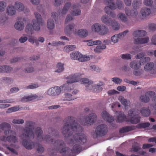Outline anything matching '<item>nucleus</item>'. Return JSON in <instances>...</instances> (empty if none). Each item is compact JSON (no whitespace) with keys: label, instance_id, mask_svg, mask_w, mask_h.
Returning <instances> with one entry per match:
<instances>
[{"label":"nucleus","instance_id":"8","mask_svg":"<svg viewBox=\"0 0 156 156\" xmlns=\"http://www.w3.org/2000/svg\"><path fill=\"white\" fill-rule=\"evenodd\" d=\"M108 131L107 125L104 124L99 125L96 127L93 137L94 138H96L99 136H103L107 133Z\"/></svg>","mask_w":156,"mask_h":156},{"label":"nucleus","instance_id":"45","mask_svg":"<svg viewBox=\"0 0 156 156\" xmlns=\"http://www.w3.org/2000/svg\"><path fill=\"white\" fill-rule=\"evenodd\" d=\"M121 38V37L119 36V34H115L112 36L111 38V41L114 43L117 42L119 39Z\"/></svg>","mask_w":156,"mask_h":156},{"label":"nucleus","instance_id":"59","mask_svg":"<svg viewBox=\"0 0 156 156\" xmlns=\"http://www.w3.org/2000/svg\"><path fill=\"white\" fill-rule=\"evenodd\" d=\"M112 81L116 84L120 83L122 81L121 79L117 77L113 78L112 79Z\"/></svg>","mask_w":156,"mask_h":156},{"label":"nucleus","instance_id":"55","mask_svg":"<svg viewBox=\"0 0 156 156\" xmlns=\"http://www.w3.org/2000/svg\"><path fill=\"white\" fill-rule=\"evenodd\" d=\"M24 120L23 119H15L13 120L12 122L14 124H22L24 123Z\"/></svg>","mask_w":156,"mask_h":156},{"label":"nucleus","instance_id":"39","mask_svg":"<svg viewBox=\"0 0 156 156\" xmlns=\"http://www.w3.org/2000/svg\"><path fill=\"white\" fill-rule=\"evenodd\" d=\"M119 18L122 22L126 23L128 21V19L125 15L122 13H120L118 15Z\"/></svg>","mask_w":156,"mask_h":156},{"label":"nucleus","instance_id":"56","mask_svg":"<svg viewBox=\"0 0 156 156\" xmlns=\"http://www.w3.org/2000/svg\"><path fill=\"white\" fill-rule=\"evenodd\" d=\"M50 130H51V132L48 131L49 133H51L53 136H57L58 135V132L57 130H53L52 128H50Z\"/></svg>","mask_w":156,"mask_h":156},{"label":"nucleus","instance_id":"24","mask_svg":"<svg viewBox=\"0 0 156 156\" xmlns=\"http://www.w3.org/2000/svg\"><path fill=\"white\" fill-rule=\"evenodd\" d=\"M78 7L79 6L78 4H74L73 5L72 7V8L73 9V11L71 13L72 15L76 16L80 14L81 11L80 9H75L76 8Z\"/></svg>","mask_w":156,"mask_h":156},{"label":"nucleus","instance_id":"62","mask_svg":"<svg viewBox=\"0 0 156 156\" xmlns=\"http://www.w3.org/2000/svg\"><path fill=\"white\" fill-rule=\"evenodd\" d=\"M54 88L55 90V93L56 95H59L61 92L62 86L60 87L57 86L55 87H54Z\"/></svg>","mask_w":156,"mask_h":156},{"label":"nucleus","instance_id":"50","mask_svg":"<svg viewBox=\"0 0 156 156\" xmlns=\"http://www.w3.org/2000/svg\"><path fill=\"white\" fill-rule=\"evenodd\" d=\"M37 150L38 153L42 154L44 151V148L41 144H39L38 145Z\"/></svg>","mask_w":156,"mask_h":156},{"label":"nucleus","instance_id":"52","mask_svg":"<svg viewBox=\"0 0 156 156\" xmlns=\"http://www.w3.org/2000/svg\"><path fill=\"white\" fill-rule=\"evenodd\" d=\"M12 68L9 66H4L3 73H9L12 71Z\"/></svg>","mask_w":156,"mask_h":156},{"label":"nucleus","instance_id":"58","mask_svg":"<svg viewBox=\"0 0 156 156\" xmlns=\"http://www.w3.org/2000/svg\"><path fill=\"white\" fill-rule=\"evenodd\" d=\"M90 68L91 70L98 72H99L101 70V69L99 68L94 65L90 66Z\"/></svg>","mask_w":156,"mask_h":156},{"label":"nucleus","instance_id":"20","mask_svg":"<svg viewBox=\"0 0 156 156\" xmlns=\"http://www.w3.org/2000/svg\"><path fill=\"white\" fill-rule=\"evenodd\" d=\"M149 41V38L148 37H146L142 38H137L134 40V43L135 44H143L147 43Z\"/></svg>","mask_w":156,"mask_h":156},{"label":"nucleus","instance_id":"27","mask_svg":"<svg viewBox=\"0 0 156 156\" xmlns=\"http://www.w3.org/2000/svg\"><path fill=\"white\" fill-rule=\"evenodd\" d=\"M140 112L142 116L144 117H148L151 114L150 110L145 107L142 108Z\"/></svg>","mask_w":156,"mask_h":156},{"label":"nucleus","instance_id":"11","mask_svg":"<svg viewBox=\"0 0 156 156\" xmlns=\"http://www.w3.org/2000/svg\"><path fill=\"white\" fill-rule=\"evenodd\" d=\"M97 116L96 114L94 113H91L84 119V120L81 121V120L79 121V122L83 126H86L88 125H91L94 123L96 120Z\"/></svg>","mask_w":156,"mask_h":156},{"label":"nucleus","instance_id":"28","mask_svg":"<svg viewBox=\"0 0 156 156\" xmlns=\"http://www.w3.org/2000/svg\"><path fill=\"white\" fill-rule=\"evenodd\" d=\"M126 14L128 16H135L137 14V12L136 10H130L128 8L125 9Z\"/></svg>","mask_w":156,"mask_h":156},{"label":"nucleus","instance_id":"7","mask_svg":"<svg viewBox=\"0 0 156 156\" xmlns=\"http://www.w3.org/2000/svg\"><path fill=\"white\" fill-rule=\"evenodd\" d=\"M104 3L105 4L109 5L106 6L105 9V12L112 17H115L116 15L111 11V9H115L116 6L113 2V0H104Z\"/></svg>","mask_w":156,"mask_h":156},{"label":"nucleus","instance_id":"25","mask_svg":"<svg viewBox=\"0 0 156 156\" xmlns=\"http://www.w3.org/2000/svg\"><path fill=\"white\" fill-rule=\"evenodd\" d=\"M140 117L137 115H134L129 119V121L132 124H136L140 121Z\"/></svg>","mask_w":156,"mask_h":156},{"label":"nucleus","instance_id":"1","mask_svg":"<svg viewBox=\"0 0 156 156\" xmlns=\"http://www.w3.org/2000/svg\"><path fill=\"white\" fill-rule=\"evenodd\" d=\"M63 122L65 125L62 131L64 137H70L74 133L73 138L76 142L83 144L86 142V136L82 133L83 129L81 126L75 122V118L69 116L65 119Z\"/></svg>","mask_w":156,"mask_h":156},{"label":"nucleus","instance_id":"29","mask_svg":"<svg viewBox=\"0 0 156 156\" xmlns=\"http://www.w3.org/2000/svg\"><path fill=\"white\" fill-rule=\"evenodd\" d=\"M15 28L17 30H21L24 27V24L23 22L18 21L14 25Z\"/></svg>","mask_w":156,"mask_h":156},{"label":"nucleus","instance_id":"17","mask_svg":"<svg viewBox=\"0 0 156 156\" xmlns=\"http://www.w3.org/2000/svg\"><path fill=\"white\" fill-rule=\"evenodd\" d=\"M117 114L118 115L117 116L116 120L117 122H123L126 119V116L125 115L123 112L121 111H117Z\"/></svg>","mask_w":156,"mask_h":156},{"label":"nucleus","instance_id":"51","mask_svg":"<svg viewBox=\"0 0 156 156\" xmlns=\"http://www.w3.org/2000/svg\"><path fill=\"white\" fill-rule=\"evenodd\" d=\"M149 30L152 31H154L156 30V24L154 23H151L148 25Z\"/></svg>","mask_w":156,"mask_h":156},{"label":"nucleus","instance_id":"60","mask_svg":"<svg viewBox=\"0 0 156 156\" xmlns=\"http://www.w3.org/2000/svg\"><path fill=\"white\" fill-rule=\"evenodd\" d=\"M4 146H5L6 147V148L9 150V151L12 152L14 154H18V152L17 151L15 150L14 149L10 147H9L7 146V144H5Z\"/></svg>","mask_w":156,"mask_h":156},{"label":"nucleus","instance_id":"5","mask_svg":"<svg viewBox=\"0 0 156 156\" xmlns=\"http://www.w3.org/2000/svg\"><path fill=\"white\" fill-rule=\"evenodd\" d=\"M74 24H73L66 26L65 30V33L67 34H69L73 31L75 34H78L80 37H85L87 35L88 32L86 30L81 29L79 30L78 31L76 30L74 31H73V29L74 28Z\"/></svg>","mask_w":156,"mask_h":156},{"label":"nucleus","instance_id":"9","mask_svg":"<svg viewBox=\"0 0 156 156\" xmlns=\"http://www.w3.org/2000/svg\"><path fill=\"white\" fill-rule=\"evenodd\" d=\"M102 22L108 25L112 26V28L115 30H119L120 25L115 20H112L109 17L106 15H104L101 17Z\"/></svg>","mask_w":156,"mask_h":156},{"label":"nucleus","instance_id":"30","mask_svg":"<svg viewBox=\"0 0 156 156\" xmlns=\"http://www.w3.org/2000/svg\"><path fill=\"white\" fill-rule=\"evenodd\" d=\"M141 0H134L133 2V6L134 9H138L142 5Z\"/></svg>","mask_w":156,"mask_h":156},{"label":"nucleus","instance_id":"22","mask_svg":"<svg viewBox=\"0 0 156 156\" xmlns=\"http://www.w3.org/2000/svg\"><path fill=\"white\" fill-rule=\"evenodd\" d=\"M6 12L9 15L11 16L15 15L16 13V10L14 6L12 5L8 6Z\"/></svg>","mask_w":156,"mask_h":156},{"label":"nucleus","instance_id":"47","mask_svg":"<svg viewBox=\"0 0 156 156\" xmlns=\"http://www.w3.org/2000/svg\"><path fill=\"white\" fill-rule=\"evenodd\" d=\"M139 111L135 109H132L129 110L128 112V115L129 116H132L133 115H136V114L138 113Z\"/></svg>","mask_w":156,"mask_h":156},{"label":"nucleus","instance_id":"15","mask_svg":"<svg viewBox=\"0 0 156 156\" xmlns=\"http://www.w3.org/2000/svg\"><path fill=\"white\" fill-rule=\"evenodd\" d=\"M101 116L105 120L109 123L113 122L114 120V117L106 111L102 112Z\"/></svg>","mask_w":156,"mask_h":156},{"label":"nucleus","instance_id":"21","mask_svg":"<svg viewBox=\"0 0 156 156\" xmlns=\"http://www.w3.org/2000/svg\"><path fill=\"white\" fill-rule=\"evenodd\" d=\"M71 3L70 2H68L66 3L62 10V11L60 13V11H58V13L59 14L58 16L61 14H66L67 12L68 11L69 8L71 5Z\"/></svg>","mask_w":156,"mask_h":156},{"label":"nucleus","instance_id":"48","mask_svg":"<svg viewBox=\"0 0 156 156\" xmlns=\"http://www.w3.org/2000/svg\"><path fill=\"white\" fill-rule=\"evenodd\" d=\"M76 98H74L72 97V95L68 93H66L65 94L64 100L70 101L74 100Z\"/></svg>","mask_w":156,"mask_h":156},{"label":"nucleus","instance_id":"3","mask_svg":"<svg viewBox=\"0 0 156 156\" xmlns=\"http://www.w3.org/2000/svg\"><path fill=\"white\" fill-rule=\"evenodd\" d=\"M26 126L23 129V133L20 136L23 140L22 143L23 145L27 149L31 150L34 147V143L29 140L30 138H33L34 133L33 130L35 123L31 121L26 122Z\"/></svg>","mask_w":156,"mask_h":156},{"label":"nucleus","instance_id":"46","mask_svg":"<svg viewBox=\"0 0 156 156\" xmlns=\"http://www.w3.org/2000/svg\"><path fill=\"white\" fill-rule=\"evenodd\" d=\"M80 53L78 52H73L70 54V57L73 59L77 60L78 58Z\"/></svg>","mask_w":156,"mask_h":156},{"label":"nucleus","instance_id":"43","mask_svg":"<svg viewBox=\"0 0 156 156\" xmlns=\"http://www.w3.org/2000/svg\"><path fill=\"white\" fill-rule=\"evenodd\" d=\"M93 82L92 81H90V82L86 85V89L88 90H92L93 92V88H94V85H93Z\"/></svg>","mask_w":156,"mask_h":156},{"label":"nucleus","instance_id":"38","mask_svg":"<svg viewBox=\"0 0 156 156\" xmlns=\"http://www.w3.org/2000/svg\"><path fill=\"white\" fill-rule=\"evenodd\" d=\"M71 84H69V83H68L64 84L62 86V90H64L65 91H69L73 88V87H72V88H71Z\"/></svg>","mask_w":156,"mask_h":156},{"label":"nucleus","instance_id":"2","mask_svg":"<svg viewBox=\"0 0 156 156\" xmlns=\"http://www.w3.org/2000/svg\"><path fill=\"white\" fill-rule=\"evenodd\" d=\"M53 147L52 148L48 149V150L51 153L52 156L54 155V152L66 154L70 155L71 153L74 154L79 153L82 149V147L81 145L76 144L73 146V148L71 150L66 146L64 142L61 140H55L54 142Z\"/></svg>","mask_w":156,"mask_h":156},{"label":"nucleus","instance_id":"4","mask_svg":"<svg viewBox=\"0 0 156 156\" xmlns=\"http://www.w3.org/2000/svg\"><path fill=\"white\" fill-rule=\"evenodd\" d=\"M35 15L36 20H32L33 25L28 24L26 27L25 31L28 34H32L33 30L36 31L39 30L40 29V26L43 24L41 15L38 13L37 12H35Z\"/></svg>","mask_w":156,"mask_h":156},{"label":"nucleus","instance_id":"42","mask_svg":"<svg viewBox=\"0 0 156 156\" xmlns=\"http://www.w3.org/2000/svg\"><path fill=\"white\" fill-rule=\"evenodd\" d=\"M119 101L125 107H126L128 105V101L127 100L124 98L122 96H120L118 99Z\"/></svg>","mask_w":156,"mask_h":156},{"label":"nucleus","instance_id":"34","mask_svg":"<svg viewBox=\"0 0 156 156\" xmlns=\"http://www.w3.org/2000/svg\"><path fill=\"white\" fill-rule=\"evenodd\" d=\"M15 5L19 11H22L24 9V5L20 2H16Z\"/></svg>","mask_w":156,"mask_h":156},{"label":"nucleus","instance_id":"44","mask_svg":"<svg viewBox=\"0 0 156 156\" xmlns=\"http://www.w3.org/2000/svg\"><path fill=\"white\" fill-rule=\"evenodd\" d=\"M20 109L19 106H14L9 108L6 112L7 113H10L12 112L18 111Z\"/></svg>","mask_w":156,"mask_h":156},{"label":"nucleus","instance_id":"6","mask_svg":"<svg viewBox=\"0 0 156 156\" xmlns=\"http://www.w3.org/2000/svg\"><path fill=\"white\" fill-rule=\"evenodd\" d=\"M93 31L97 32L101 35H104L108 32V27L104 25H101L98 23L94 24L91 27Z\"/></svg>","mask_w":156,"mask_h":156},{"label":"nucleus","instance_id":"53","mask_svg":"<svg viewBox=\"0 0 156 156\" xmlns=\"http://www.w3.org/2000/svg\"><path fill=\"white\" fill-rule=\"evenodd\" d=\"M80 83L81 84H84L86 85L87 84L90 82V81L89 80L86 78H83L81 79L80 77V79L79 80Z\"/></svg>","mask_w":156,"mask_h":156},{"label":"nucleus","instance_id":"31","mask_svg":"<svg viewBox=\"0 0 156 156\" xmlns=\"http://www.w3.org/2000/svg\"><path fill=\"white\" fill-rule=\"evenodd\" d=\"M47 26L48 29L51 30L55 27L54 21L52 19H49L47 21Z\"/></svg>","mask_w":156,"mask_h":156},{"label":"nucleus","instance_id":"35","mask_svg":"<svg viewBox=\"0 0 156 156\" xmlns=\"http://www.w3.org/2000/svg\"><path fill=\"white\" fill-rule=\"evenodd\" d=\"M149 122H145L144 123H139L136 127L138 129L145 128L149 126L150 125Z\"/></svg>","mask_w":156,"mask_h":156},{"label":"nucleus","instance_id":"19","mask_svg":"<svg viewBox=\"0 0 156 156\" xmlns=\"http://www.w3.org/2000/svg\"><path fill=\"white\" fill-rule=\"evenodd\" d=\"M136 129V127L135 126L132 125L129 126H126L121 128L119 130V132L121 133H124L135 130Z\"/></svg>","mask_w":156,"mask_h":156},{"label":"nucleus","instance_id":"54","mask_svg":"<svg viewBox=\"0 0 156 156\" xmlns=\"http://www.w3.org/2000/svg\"><path fill=\"white\" fill-rule=\"evenodd\" d=\"M116 7L119 9H121L123 8V4L122 1H117L116 2V4H115Z\"/></svg>","mask_w":156,"mask_h":156},{"label":"nucleus","instance_id":"61","mask_svg":"<svg viewBox=\"0 0 156 156\" xmlns=\"http://www.w3.org/2000/svg\"><path fill=\"white\" fill-rule=\"evenodd\" d=\"M153 3L152 0H144V5L147 6H151Z\"/></svg>","mask_w":156,"mask_h":156},{"label":"nucleus","instance_id":"14","mask_svg":"<svg viewBox=\"0 0 156 156\" xmlns=\"http://www.w3.org/2000/svg\"><path fill=\"white\" fill-rule=\"evenodd\" d=\"M67 79L68 80L67 81V83H72L79 81L80 76L77 74H72L69 76Z\"/></svg>","mask_w":156,"mask_h":156},{"label":"nucleus","instance_id":"13","mask_svg":"<svg viewBox=\"0 0 156 156\" xmlns=\"http://www.w3.org/2000/svg\"><path fill=\"white\" fill-rule=\"evenodd\" d=\"M0 140L5 142H8L12 143H15L17 142L18 138L16 136L12 135H10L7 136H2L0 137Z\"/></svg>","mask_w":156,"mask_h":156},{"label":"nucleus","instance_id":"36","mask_svg":"<svg viewBox=\"0 0 156 156\" xmlns=\"http://www.w3.org/2000/svg\"><path fill=\"white\" fill-rule=\"evenodd\" d=\"M1 129L2 130H4L5 129H10L11 128L10 125L8 123L6 122H3L0 125Z\"/></svg>","mask_w":156,"mask_h":156},{"label":"nucleus","instance_id":"12","mask_svg":"<svg viewBox=\"0 0 156 156\" xmlns=\"http://www.w3.org/2000/svg\"><path fill=\"white\" fill-rule=\"evenodd\" d=\"M43 133V131L41 127H38L36 128L35 134L38 138L39 139H41L42 140H45L48 142L50 141H51L52 143L53 142V139H51L50 136L49 135L46 136L44 138L42 136Z\"/></svg>","mask_w":156,"mask_h":156},{"label":"nucleus","instance_id":"10","mask_svg":"<svg viewBox=\"0 0 156 156\" xmlns=\"http://www.w3.org/2000/svg\"><path fill=\"white\" fill-rule=\"evenodd\" d=\"M150 58L149 57H144L140 59V61L137 60H134L132 61L130 63V67L134 70H138L141 66V63H143L147 62L149 61Z\"/></svg>","mask_w":156,"mask_h":156},{"label":"nucleus","instance_id":"41","mask_svg":"<svg viewBox=\"0 0 156 156\" xmlns=\"http://www.w3.org/2000/svg\"><path fill=\"white\" fill-rule=\"evenodd\" d=\"M140 100L143 102L147 103L149 101L150 98L146 95L145 93V95H141L140 97Z\"/></svg>","mask_w":156,"mask_h":156},{"label":"nucleus","instance_id":"16","mask_svg":"<svg viewBox=\"0 0 156 156\" xmlns=\"http://www.w3.org/2000/svg\"><path fill=\"white\" fill-rule=\"evenodd\" d=\"M43 98V97H38L36 95H34L31 96H28L24 97L22 98L21 101L23 102H26L30 101L36 99L37 100H41Z\"/></svg>","mask_w":156,"mask_h":156},{"label":"nucleus","instance_id":"57","mask_svg":"<svg viewBox=\"0 0 156 156\" xmlns=\"http://www.w3.org/2000/svg\"><path fill=\"white\" fill-rule=\"evenodd\" d=\"M121 58L123 59H131V56L129 54H123L122 55Z\"/></svg>","mask_w":156,"mask_h":156},{"label":"nucleus","instance_id":"26","mask_svg":"<svg viewBox=\"0 0 156 156\" xmlns=\"http://www.w3.org/2000/svg\"><path fill=\"white\" fill-rule=\"evenodd\" d=\"M151 9L147 7H144L140 10L141 14L144 17L148 16L151 13Z\"/></svg>","mask_w":156,"mask_h":156},{"label":"nucleus","instance_id":"23","mask_svg":"<svg viewBox=\"0 0 156 156\" xmlns=\"http://www.w3.org/2000/svg\"><path fill=\"white\" fill-rule=\"evenodd\" d=\"M104 83L102 82H100L98 84L94 85V88H93V92H98L101 91L102 90V86H104Z\"/></svg>","mask_w":156,"mask_h":156},{"label":"nucleus","instance_id":"64","mask_svg":"<svg viewBox=\"0 0 156 156\" xmlns=\"http://www.w3.org/2000/svg\"><path fill=\"white\" fill-rule=\"evenodd\" d=\"M145 55V53L144 52H141L135 56V58L137 59L142 58Z\"/></svg>","mask_w":156,"mask_h":156},{"label":"nucleus","instance_id":"32","mask_svg":"<svg viewBox=\"0 0 156 156\" xmlns=\"http://www.w3.org/2000/svg\"><path fill=\"white\" fill-rule=\"evenodd\" d=\"M90 59L89 57L86 55H83L80 53L78 60L80 62H85L89 60Z\"/></svg>","mask_w":156,"mask_h":156},{"label":"nucleus","instance_id":"37","mask_svg":"<svg viewBox=\"0 0 156 156\" xmlns=\"http://www.w3.org/2000/svg\"><path fill=\"white\" fill-rule=\"evenodd\" d=\"M154 66V64L153 63H148L145 65L144 67V69L147 71H151L153 69Z\"/></svg>","mask_w":156,"mask_h":156},{"label":"nucleus","instance_id":"33","mask_svg":"<svg viewBox=\"0 0 156 156\" xmlns=\"http://www.w3.org/2000/svg\"><path fill=\"white\" fill-rule=\"evenodd\" d=\"M106 48L105 45L103 44L101 45L97 46L94 49V51L97 53H99L101 52L102 50L105 49Z\"/></svg>","mask_w":156,"mask_h":156},{"label":"nucleus","instance_id":"40","mask_svg":"<svg viewBox=\"0 0 156 156\" xmlns=\"http://www.w3.org/2000/svg\"><path fill=\"white\" fill-rule=\"evenodd\" d=\"M57 69L55 71V72L60 73L62 72L64 69V64L61 63H58L57 66Z\"/></svg>","mask_w":156,"mask_h":156},{"label":"nucleus","instance_id":"63","mask_svg":"<svg viewBox=\"0 0 156 156\" xmlns=\"http://www.w3.org/2000/svg\"><path fill=\"white\" fill-rule=\"evenodd\" d=\"M2 80H4L6 83H11L13 82V80L12 79L9 77H4L2 78Z\"/></svg>","mask_w":156,"mask_h":156},{"label":"nucleus","instance_id":"18","mask_svg":"<svg viewBox=\"0 0 156 156\" xmlns=\"http://www.w3.org/2000/svg\"><path fill=\"white\" fill-rule=\"evenodd\" d=\"M146 32L143 30H138L135 31L133 34L135 37H142L146 35Z\"/></svg>","mask_w":156,"mask_h":156},{"label":"nucleus","instance_id":"49","mask_svg":"<svg viewBox=\"0 0 156 156\" xmlns=\"http://www.w3.org/2000/svg\"><path fill=\"white\" fill-rule=\"evenodd\" d=\"M55 89L54 87L50 88L47 91L48 94L49 95H56Z\"/></svg>","mask_w":156,"mask_h":156}]
</instances>
